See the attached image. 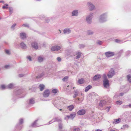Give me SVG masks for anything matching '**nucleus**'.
Listing matches in <instances>:
<instances>
[{
  "label": "nucleus",
  "mask_w": 131,
  "mask_h": 131,
  "mask_svg": "<svg viewBox=\"0 0 131 131\" xmlns=\"http://www.w3.org/2000/svg\"><path fill=\"white\" fill-rule=\"evenodd\" d=\"M24 76V75L22 74H19V77H23Z\"/></svg>",
  "instance_id": "obj_55"
},
{
  "label": "nucleus",
  "mask_w": 131,
  "mask_h": 131,
  "mask_svg": "<svg viewBox=\"0 0 131 131\" xmlns=\"http://www.w3.org/2000/svg\"><path fill=\"white\" fill-rule=\"evenodd\" d=\"M111 106H109L108 107H107V108L110 109L111 108Z\"/></svg>",
  "instance_id": "obj_61"
},
{
  "label": "nucleus",
  "mask_w": 131,
  "mask_h": 131,
  "mask_svg": "<svg viewBox=\"0 0 131 131\" xmlns=\"http://www.w3.org/2000/svg\"><path fill=\"white\" fill-rule=\"evenodd\" d=\"M115 42L117 43H120L122 42L121 40L116 39L115 40Z\"/></svg>",
  "instance_id": "obj_37"
},
{
  "label": "nucleus",
  "mask_w": 131,
  "mask_h": 131,
  "mask_svg": "<svg viewBox=\"0 0 131 131\" xmlns=\"http://www.w3.org/2000/svg\"><path fill=\"white\" fill-rule=\"evenodd\" d=\"M8 6V4H5L3 6L2 8L3 9H5V8L7 9L8 8V7H7Z\"/></svg>",
  "instance_id": "obj_40"
},
{
  "label": "nucleus",
  "mask_w": 131,
  "mask_h": 131,
  "mask_svg": "<svg viewBox=\"0 0 131 131\" xmlns=\"http://www.w3.org/2000/svg\"><path fill=\"white\" fill-rule=\"evenodd\" d=\"M44 75L43 72L41 73V74H39L38 76L36 77V79H39L41 78Z\"/></svg>",
  "instance_id": "obj_29"
},
{
  "label": "nucleus",
  "mask_w": 131,
  "mask_h": 131,
  "mask_svg": "<svg viewBox=\"0 0 131 131\" xmlns=\"http://www.w3.org/2000/svg\"><path fill=\"white\" fill-rule=\"evenodd\" d=\"M128 105V106H129L130 107H131V104H129Z\"/></svg>",
  "instance_id": "obj_60"
},
{
  "label": "nucleus",
  "mask_w": 131,
  "mask_h": 131,
  "mask_svg": "<svg viewBox=\"0 0 131 131\" xmlns=\"http://www.w3.org/2000/svg\"><path fill=\"white\" fill-rule=\"evenodd\" d=\"M16 25V24H13L11 26V28H13Z\"/></svg>",
  "instance_id": "obj_50"
},
{
  "label": "nucleus",
  "mask_w": 131,
  "mask_h": 131,
  "mask_svg": "<svg viewBox=\"0 0 131 131\" xmlns=\"http://www.w3.org/2000/svg\"><path fill=\"white\" fill-rule=\"evenodd\" d=\"M22 26L24 27H29V26L28 24H23Z\"/></svg>",
  "instance_id": "obj_48"
},
{
  "label": "nucleus",
  "mask_w": 131,
  "mask_h": 131,
  "mask_svg": "<svg viewBox=\"0 0 131 131\" xmlns=\"http://www.w3.org/2000/svg\"><path fill=\"white\" fill-rule=\"evenodd\" d=\"M77 55L75 57L76 59H78L80 58L81 57V53L80 52H78L77 53Z\"/></svg>",
  "instance_id": "obj_33"
},
{
  "label": "nucleus",
  "mask_w": 131,
  "mask_h": 131,
  "mask_svg": "<svg viewBox=\"0 0 131 131\" xmlns=\"http://www.w3.org/2000/svg\"><path fill=\"white\" fill-rule=\"evenodd\" d=\"M5 53L7 54H10V52L8 50L5 49Z\"/></svg>",
  "instance_id": "obj_44"
},
{
  "label": "nucleus",
  "mask_w": 131,
  "mask_h": 131,
  "mask_svg": "<svg viewBox=\"0 0 131 131\" xmlns=\"http://www.w3.org/2000/svg\"><path fill=\"white\" fill-rule=\"evenodd\" d=\"M97 43L99 45H101L102 43V42L100 41H98L97 42Z\"/></svg>",
  "instance_id": "obj_46"
},
{
  "label": "nucleus",
  "mask_w": 131,
  "mask_h": 131,
  "mask_svg": "<svg viewBox=\"0 0 131 131\" xmlns=\"http://www.w3.org/2000/svg\"><path fill=\"white\" fill-rule=\"evenodd\" d=\"M26 34L24 32L21 33L20 34V38L22 39H24L26 38Z\"/></svg>",
  "instance_id": "obj_18"
},
{
  "label": "nucleus",
  "mask_w": 131,
  "mask_h": 131,
  "mask_svg": "<svg viewBox=\"0 0 131 131\" xmlns=\"http://www.w3.org/2000/svg\"><path fill=\"white\" fill-rule=\"evenodd\" d=\"M121 119L120 118H118L117 119H114V121L113 122V124H115L119 123L121 122Z\"/></svg>",
  "instance_id": "obj_17"
},
{
  "label": "nucleus",
  "mask_w": 131,
  "mask_h": 131,
  "mask_svg": "<svg viewBox=\"0 0 131 131\" xmlns=\"http://www.w3.org/2000/svg\"><path fill=\"white\" fill-rule=\"evenodd\" d=\"M21 48L23 49H26L27 48V46L23 42H22L20 44Z\"/></svg>",
  "instance_id": "obj_20"
},
{
  "label": "nucleus",
  "mask_w": 131,
  "mask_h": 131,
  "mask_svg": "<svg viewBox=\"0 0 131 131\" xmlns=\"http://www.w3.org/2000/svg\"><path fill=\"white\" fill-rule=\"evenodd\" d=\"M49 91L48 90H47L44 91L43 93V96L45 97H47L49 96Z\"/></svg>",
  "instance_id": "obj_12"
},
{
  "label": "nucleus",
  "mask_w": 131,
  "mask_h": 131,
  "mask_svg": "<svg viewBox=\"0 0 131 131\" xmlns=\"http://www.w3.org/2000/svg\"><path fill=\"white\" fill-rule=\"evenodd\" d=\"M103 85L104 87L108 88L109 87V81L107 79L106 80H104Z\"/></svg>",
  "instance_id": "obj_9"
},
{
  "label": "nucleus",
  "mask_w": 131,
  "mask_h": 131,
  "mask_svg": "<svg viewBox=\"0 0 131 131\" xmlns=\"http://www.w3.org/2000/svg\"><path fill=\"white\" fill-rule=\"evenodd\" d=\"M57 60L59 62H60L61 61V59L60 57H58L57 58Z\"/></svg>",
  "instance_id": "obj_51"
},
{
  "label": "nucleus",
  "mask_w": 131,
  "mask_h": 131,
  "mask_svg": "<svg viewBox=\"0 0 131 131\" xmlns=\"http://www.w3.org/2000/svg\"><path fill=\"white\" fill-rule=\"evenodd\" d=\"M1 88L2 90H4L6 88H7V87H6H6L4 85H2L1 86Z\"/></svg>",
  "instance_id": "obj_36"
},
{
  "label": "nucleus",
  "mask_w": 131,
  "mask_h": 131,
  "mask_svg": "<svg viewBox=\"0 0 131 131\" xmlns=\"http://www.w3.org/2000/svg\"><path fill=\"white\" fill-rule=\"evenodd\" d=\"M103 77L104 78V80H106L107 79L106 75H103Z\"/></svg>",
  "instance_id": "obj_52"
},
{
  "label": "nucleus",
  "mask_w": 131,
  "mask_h": 131,
  "mask_svg": "<svg viewBox=\"0 0 131 131\" xmlns=\"http://www.w3.org/2000/svg\"><path fill=\"white\" fill-rule=\"evenodd\" d=\"M109 110H110V109L108 108V110H107V112H109Z\"/></svg>",
  "instance_id": "obj_64"
},
{
  "label": "nucleus",
  "mask_w": 131,
  "mask_h": 131,
  "mask_svg": "<svg viewBox=\"0 0 131 131\" xmlns=\"http://www.w3.org/2000/svg\"><path fill=\"white\" fill-rule=\"evenodd\" d=\"M85 47V45L83 44H80L79 45V47L80 49L83 48Z\"/></svg>",
  "instance_id": "obj_41"
},
{
  "label": "nucleus",
  "mask_w": 131,
  "mask_h": 131,
  "mask_svg": "<svg viewBox=\"0 0 131 131\" xmlns=\"http://www.w3.org/2000/svg\"><path fill=\"white\" fill-rule=\"evenodd\" d=\"M106 103V101L104 100H101L100 101L99 105L100 107H102L105 105Z\"/></svg>",
  "instance_id": "obj_15"
},
{
  "label": "nucleus",
  "mask_w": 131,
  "mask_h": 131,
  "mask_svg": "<svg viewBox=\"0 0 131 131\" xmlns=\"http://www.w3.org/2000/svg\"><path fill=\"white\" fill-rule=\"evenodd\" d=\"M35 103V101L32 98L30 99L29 101V104H32Z\"/></svg>",
  "instance_id": "obj_31"
},
{
  "label": "nucleus",
  "mask_w": 131,
  "mask_h": 131,
  "mask_svg": "<svg viewBox=\"0 0 131 131\" xmlns=\"http://www.w3.org/2000/svg\"><path fill=\"white\" fill-rule=\"evenodd\" d=\"M9 11L10 14H12L13 12V8L11 7H9Z\"/></svg>",
  "instance_id": "obj_35"
},
{
  "label": "nucleus",
  "mask_w": 131,
  "mask_h": 131,
  "mask_svg": "<svg viewBox=\"0 0 131 131\" xmlns=\"http://www.w3.org/2000/svg\"><path fill=\"white\" fill-rule=\"evenodd\" d=\"M87 34L88 35H92L93 34V32L91 30H89L88 31Z\"/></svg>",
  "instance_id": "obj_42"
},
{
  "label": "nucleus",
  "mask_w": 131,
  "mask_h": 131,
  "mask_svg": "<svg viewBox=\"0 0 131 131\" xmlns=\"http://www.w3.org/2000/svg\"><path fill=\"white\" fill-rule=\"evenodd\" d=\"M74 94L73 96V97L74 98L78 95V92L77 90H74Z\"/></svg>",
  "instance_id": "obj_28"
},
{
  "label": "nucleus",
  "mask_w": 131,
  "mask_h": 131,
  "mask_svg": "<svg viewBox=\"0 0 131 131\" xmlns=\"http://www.w3.org/2000/svg\"><path fill=\"white\" fill-rule=\"evenodd\" d=\"M123 52V50H121L120 52H119V53H122Z\"/></svg>",
  "instance_id": "obj_59"
},
{
  "label": "nucleus",
  "mask_w": 131,
  "mask_h": 131,
  "mask_svg": "<svg viewBox=\"0 0 131 131\" xmlns=\"http://www.w3.org/2000/svg\"><path fill=\"white\" fill-rule=\"evenodd\" d=\"M61 120L58 117H55L53 118L52 120L50 121L48 123V124H50L52 123L55 122H61Z\"/></svg>",
  "instance_id": "obj_5"
},
{
  "label": "nucleus",
  "mask_w": 131,
  "mask_h": 131,
  "mask_svg": "<svg viewBox=\"0 0 131 131\" xmlns=\"http://www.w3.org/2000/svg\"><path fill=\"white\" fill-rule=\"evenodd\" d=\"M110 131H115L113 129L111 130Z\"/></svg>",
  "instance_id": "obj_62"
},
{
  "label": "nucleus",
  "mask_w": 131,
  "mask_h": 131,
  "mask_svg": "<svg viewBox=\"0 0 131 131\" xmlns=\"http://www.w3.org/2000/svg\"><path fill=\"white\" fill-rule=\"evenodd\" d=\"M87 6L88 7L90 10L91 11L93 10L95 8L94 5L90 2H88Z\"/></svg>",
  "instance_id": "obj_6"
},
{
  "label": "nucleus",
  "mask_w": 131,
  "mask_h": 131,
  "mask_svg": "<svg viewBox=\"0 0 131 131\" xmlns=\"http://www.w3.org/2000/svg\"><path fill=\"white\" fill-rule=\"evenodd\" d=\"M14 85L13 83H10L7 86H6L8 89H11L13 88Z\"/></svg>",
  "instance_id": "obj_24"
},
{
  "label": "nucleus",
  "mask_w": 131,
  "mask_h": 131,
  "mask_svg": "<svg viewBox=\"0 0 131 131\" xmlns=\"http://www.w3.org/2000/svg\"><path fill=\"white\" fill-rule=\"evenodd\" d=\"M31 45L32 47L35 49H37L38 48L37 43L36 42H32L31 44Z\"/></svg>",
  "instance_id": "obj_13"
},
{
  "label": "nucleus",
  "mask_w": 131,
  "mask_h": 131,
  "mask_svg": "<svg viewBox=\"0 0 131 131\" xmlns=\"http://www.w3.org/2000/svg\"><path fill=\"white\" fill-rule=\"evenodd\" d=\"M59 128L60 129H61L62 128V124L61 123L59 124Z\"/></svg>",
  "instance_id": "obj_47"
},
{
  "label": "nucleus",
  "mask_w": 131,
  "mask_h": 131,
  "mask_svg": "<svg viewBox=\"0 0 131 131\" xmlns=\"http://www.w3.org/2000/svg\"><path fill=\"white\" fill-rule=\"evenodd\" d=\"M10 66L9 65H6L4 67V68L6 69H8L9 68Z\"/></svg>",
  "instance_id": "obj_49"
},
{
  "label": "nucleus",
  "mask_w": 131,
  "mask_h": 131,
  "mask_svg": "<svg viewBox=\"0 0 131 131\" xmlns=\"http://www.w3.org/2000/svg\"><path fill=\"white\" fill-rule=\"evenodd\" d=\"M128 107V105H125L124 106H123V107L124 108H126Z\"/></svg>",
  "instance_id": "obj_56"
},
{
  "label": "nucleus",
  "mask_w": 131,
  "mask_h": 131,
  "mask_svg": "<svg viewBox=\"0 0 131 131\" xmlns=\"http://www.w3.org/2000/svg\"><path fill=\"white\" fill-rule=\"evenodd\" d=\"M61 48L60 46H52L51 49L52 51H58Z\"/></svg>",
  "instance_id": "obj_8"
},
{
  "label": "nucleus",
  "mask_w": 131,
  "mask_h": 131,
  "mask_svg": "<svg viewBox=\"0 0 131 131\" xmlns=\"http://www.w3.org/2000/svg\"><path fill=\"white\" fill-rule=\"evenodd\" d=\"M58 90L56 89H54L52 90V93H56L57 92Z\"/></svg>",
  "instance_id": "obj_43"
},
{
  "label": "nucleus",
  "mask_w": 131,
  "mask_h": 131,
  "mask_svg": "<svg viewBox=\"0 0 131 131\" xmlns=\"http://www.w3.org/2000/svg\"><path fill=\"white\" fill-rule=\"evenodd\" d=\"M59 31L60 32V33H61V31L60 30V29H59Z\"/></svg>",
  "instance_id": "obj_63"
},
{
  "label": "nucleus",
  "mask_w": 131,
  "mask_h": 131,
  "mask_svg": "<svg viewBox=\"0 0 131 131\" xmlns=\"http://www.w3.org/2000/svg\"><path fill=\"white\" fill-rule=\"evenodd\" d=\"M50 21V19H49L48 18H47L45 20V21H46V23H48Z\"/></svg>",
  "instance_id": "obj_54"
},
{
  "label": "nucleus",
  "mask_w": 131,
  "mask_h": 131,
  "mask_svg": "<svg viewBox=\"0 0 131 131\" xmlns=\"http://www.w3.org/2000/svg\"><path fill=\"white\" fill-rule=\"evenodd\" d=\"M78 10H74L71 12L72 15L73 16H77L78 15Z\"/></svg>",
  "instance_id": "obj_10"
},
{
  "label": "nucleus",
  "mask_w": 131,
  "mask_h": 131,
  "mask_svg": "<svg viewBox=\"0 0 131 131\" xmlns=\"http://www.w3.org/2000/svg\"><path fill=\"white\" fill-rule=\"evenodd\" d=\"M106 13H105L102 15L100 17L99 21L101 23H103L106 21Z\"/></svg>",
  "instance_id": "obj_2"
},
{
  "label": "nucleus",
  "mask_w": 131,
  "mask_h": 131,
  "mask_svg": "<svg viewBox=\"0 0 131 131\" xmlns=\"http://www.w3.org/2000/svg\"><path fill=\"white\" fill-rule=\"evenodd\" d=\"M74 106L73 105H70L68 106L67 107V108L69 111H71L74 108Z\"/></svg>",
  "instance_id": "obj_21"
},
{
  "label": "nucleus",
  "mask_w": 131,
  "mask_h": 131,
  "mask_svg": "<svg viewBox=\"0 0 131 131\" xmlns=\"http://www.w3.org/2000/svg\"><path fill=\"white\" fill-rule=\"evenodd\" d=\"M68 79V77H65L62 79V80L63 81H65L67 80Z\"/></svg>",
  "instance_id": "obj_39"
},
{
  "label": "nucleus",
  "mask_w": 131,
  "mask_h": 131,
  "mask_svg": "<svg viewBox=\"0 0 131 131\" xmlns=\"http://www.w3.org/2000/svg\"><path fill=\"white\" fill-rule=\"evenodd\" d=\"M27 58L30 61H32L31 58L30 56H28L27 57Z\"/></svg>",
  "instance_id": "obj_45"
},
{
  "label": "nucleus",
  "mask_w": 131,
  "mask_h": 131,
  "mask_svg": "<svg viewBox=\"0 0 131 131\" xmlns=\"http://www.w3.org/2000/svg\"><path fill=\"white\" fill-rule=\"evenodd\" d=\"M93 13H90L86 18V20L87 23L90 24L92 23V19L93 18Z\"/></svg>",
  "instance_id": "obj_1"
},
{
  "label": "nucleus",
  "mask_w": 131,
  "mask_h": 131,
  "mask_svg": "<svg viewBox=\"0 0 131 131\" xmlns=\"http://www.w3.org/2000/svg\"><path fill=\"white\" fill-rule=\"evenodd\" d=\"M22 93V90H19L15 92V94L16 95H19Z\"/></svg>",
  "instance_id": "obj_32"
},
{
  "label": "nucleus",
  "mask_w": 131,
  "mask_h": 131,
  "mask_svg": "<svg viewBox=\"0 0 131 131\" xmlns=\"http://www.w3.org/2000/svg\"><path fill=\"white\" fill-rule=\"evenodd\" d=\"M115 74V71L113 68H111L107 74V76L108 78H112Z\"/></svg>",
  "instance_id": "obj_4"
},
{
  "label": "nucleus",
  "mask_w": 131,
  "mask_h": 131,
  "mask_svg": "<svg viewBox=\"0 0 131 131\" xmlns=\"http://www.w3.org/2000/svg\"><path fill=\"white\" fill-rule=\"evenodd\" d=\"M76 114H72L69 115H67V117L68 118H70L71 119H73L75 116Z\"/></svg>",
  "instance_id": "obj_16"
},
{
  "label": "nucleus",
  "mask_w": 131,
  "mask_h": 131,
  "mask_svg": "<svg viewBox=\"0 0 131 131\" xmlns=\"http://www.w3.org/2000/svg\"><path fill=\"white\" fill-rule=\"evenodd\" d=\"M96 131H102L101 130L99 129H97L96 130Z\"/></svg>",
  "instance_id": "obj_58"
},
{
  "label": "nucleus",
  "mask_w": 131,
  "mask_h": 131,
  "mask_svg": "<svg viewBox=\"0 0 131 131\" xmlns=\"http://www.w3.org/2000/svg\"><path fill=\"white\" fill-rule=\"evenodd\" d=\"M127 79L129 83H131V75L130 74H128L127 76Z\"/></svg>",
  "instance_id": "obj_26"
},
{
  "label": "nucleus",
  "mask_w": 131,
  "mask_h": 131,
  "mask_svg": "<svg viewBox=\"0 0 131 131\" xmlns=\"http://www.w3.org/2000/svg\"><path fill=\"white\" fill-rule=\"evenodd\" d=\"M84 82V80L83 78H81L79 79L78 81V82L80 84H82Z\"/></svg>",
  "instance_id": "obj_23"
},
{
  "label": "nucleus",
  "mask_w": 131,
  "mask_h": 131,
  "mask_svg": "<svg viewBox=\"0 0 131 131\" xmlns=\"http://www.w3.org/2000/svg\"><path fill=\"white\" fill-rule=\"evenodd\" d=\"M116 104H117L120 105L122 103V102L121 101H118L116 102Z\"/></svg>",
  "instance_id": "obj_38"
},
{
  "label": "nucleus",
  "mask_w": 131,
  "mask_h": 131,
  "mask_svg": "<svg viewBox=\"0 0 131 131\" xmlns=\"http://www.w3.org/2000/svg\"><path fill=\"white\" fill-rule=\"evenodd\" d=\"M101 77L100 75H96L93 77V80H97Z\"/></svg>",
  "instance_id": "obj_19"
},
{
  "label": "nucleus",
  "mask_w": 131,
  "mask_h": 131,
  "mask_svg": "<svg viewBox=\"0 0 131 131\" xmlns=\"http://www.w3.org/2000/svg\"><path fill=\"white\" fill-rule=\"evenodd\" d=\"M86 113L85 110H79L77 112V114L79 115H82Z\"/></svg>",
  "instance_id": "obj_11"
},
{
  "label": "nucleus",
  "mask_w": 131,
  "mask_h": 131,
  "mask_svg": "<svg viewBox=\"0 0 131 131\" xmlns=\"http://www.w3.org/2000/svg\"><path fill=\"white\" fill-rule=\"evenodd\" d=\"M124 94V93H121L120 94V95L121 96H122Z\"/></svg>",
  "instance_id": "obj_57"
},
{
  "label": "nucleus",
  "mask_w": 131,
  "mask_h": 131,
  "mask_svg": "<svg viewBox=\"0 0 131 131\" xmlns=\"http://www.w3.org/2000/svg\"><path fill=\"white\" fill-rule=\"evenodd\" d=\"M71 30L69 28H66L63 30V33L65 34H68L71 32Z\"/></svg>",
  "instance_id": "obj_14"
},
{
  "label": "nucleus",
  "mask_w": 131,
  "mask_h": 131,
  "mask_svg": "<svg viewBox=\"0 0 131 131\" xmlns=\"http://www.w3.org/2000/svg\"><path fill=\"white\" fill-rule=\"evenodd\" d=\"M44 60V58L41 56H39L38 58V60L39 62H41Z\"/></svg>",
  "instance_id": "obj_25"
},
{
  "label": "nucleus",
  "mask_w": 131,
  "mask_h": 131,
  "mask_svg": "<svg viewBox=\"0 0 131 131\" xmlns=\"http://www.w3.org/2000/svg\"><path fill=\"white\" fill-rule=\"evenodd\" d=\"M128 126L127 125H123V128H128Z\"/></svg>",
  "instance_id": "obj_53"
},
{
  "label": "nucleus",
  "mask_w": 131,
  "mask_h": 131,
  "mask_svg": "<svg viewBox=\"0 0 131 131\" xmlns=\"http://www.w3.org/2000/svg\"><path fill=\"white\" fill-rule=\"evenodd\" d=\"M24 120L22 118H20L19 121L18 123L16 125V128L19 129H20L22 128V124L23 123Z\"/></svg>",
  "instance_id": "obj_3"
},
{
  "label": "nucleus",
  "mask_w": 131,
  "mask_h": 131,
  "mask_svg": "<svg viewBox=\"0 0 131 131\" xmlns=\"http://www.w3.org/2000/svg\"><path fill=\"white\" fill-rule=\"evenodd\" d=\"M38 120H36L34 123L32 124L31 126L32 127H38L36 125V123Z\"/></svg>",
  "instance_id": "obj_22"
},
{
  "label": "nucleus",
  "mask_w": 131,
  "mask_h": 131,
  "mask_svg": "<svg viewBox=\"0 0 131 131\" xmlns=\"http://www.w3.org/2000/svg\"><path fill=\"white\" fill-rule=\"evenodd\" d=\"M80 129L78 127L75 128V127H74L72 129L73 131H80Z\"/></svg>",
  "instance_id": "obj_34"
},
{
  "label": "nucleus",
  "mask_w": 131,
  "mask_h": 131,
  "mask_svg": "<svg viewBox=\"0 0 131 131\" xmlns=\"http://www.w3.org/2000/svg\"><path fill=\"white\" fill-rule=\"evenodd\" d=\"M39 87L40 88V90L42 91L44 89L45 86L42 84H41L39 85Z\"/></svg>",
  "instance_id": "obj_27"
},
{
  "label": "nucleus",
  "mask_w": 131,
  "mask_h": 131,
  "mask_svg": "<svg viewBox=\"0 0 131 131\" xmlns=\"http://www.w3.org/2000/svg\"><path fill=\"white\" fill-rule=\"evenodd\" d=\"M105 54L106 57L109 58L114 56V52L109 51L105 52Z\"/></svg>",
  "instance_id": "obj_7"
},
{
  "label": "nucleus",
  "mask_w": 131,
  "mask_h": 131,
  "mask_svg": "<svg viewBox=\"0 0 131 131\" xmlns=\"http://www.w3.org/2000/svg\"><path fill=\"white\" fill-rule=\"evenodd\" d=\"M92 88V86L90 85H89L86 87L85 90V92H86L88 91L89 90L91 89Z\"/></svg>",
  "instance_id": "obj_30"
}]
</instances>
